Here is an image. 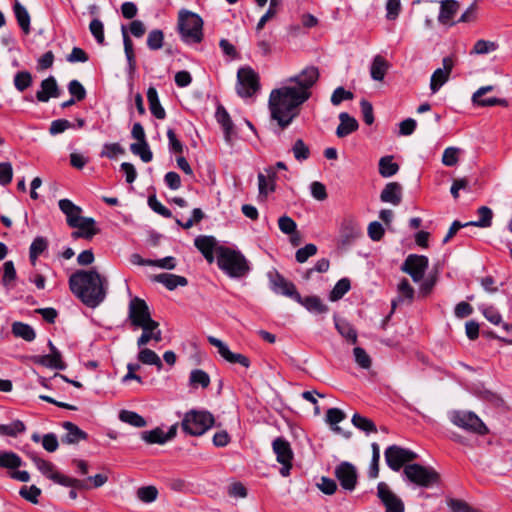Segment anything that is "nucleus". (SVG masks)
Instances as JSON below:
<instances>
[{
  "mask_svg": "<svg viewBox=\"0 0 512 512\" xmlns=\"http://www.w3.org/2000/svg\"><path fill=\"white\" fill-rule=\"evenodd\" d=\"M89 30L96 39L97 43L103 44L105 41L104 25L99 19H93L89 24Z\"/></svg>",
  "mask_w": 512,
  "mask_h": 512,
  "instance_id": "nucleus-61",
  "label": "nucleus"
},
{
  "mask_svg": "<svg viewBox=\"0 0 512 512\" xmlns=\"http://www.w3.org/2000/svg\"><path fill=\"white\" fill-rule=\"evenodd\" d=\"M208 342L217 348L218 350V353L228 362L230 363H238L240 365H242L243 367L245 368H248L250 366V360L248 359V357H246L245 355L243 354H240V353H233L232 351H230L229 347L223 342L221 341L220 339L214 337V336H209L208 337Z\"/></svg>",
  "mask_w": 512,
  "mask_h": 512,
  "instance_id": "nucleus-16",
  "label": "nucleus"
},
{
  "mask_svg": "<svg viewBox=\"0 0 512 512\" xmlns=\"http://www.w3.org/2000/svg\"><path fill=\"white\" fill-rule=\"evenodd\" d=\"M399 170L397 163L393 162L392 156H385L379 160V173L382 177L388 178L395 175Z\"/></svg>",
  "mask_w": 512,
  "mask_h": 512,
  "instance_id": "nucleus-38",
  "label": "nucleus"
},
{
  "mask_svg": "<svg viewBox=\"0 0 512 512\" xmlns=\"http://www.w3.org/2000/svg\"><path fill=\"white\" fill-rule=\"evenodd\" d=\"M48 346L50 348V354L41 356L38 360L43 366L63 370L65 369V364L62 361L61 353L59 350L53 345L51 341H49Z\"/></svg>",
  "mask_w": 512,
  "mask_h": 512,
  "instance_id": "nucleus-26",
  "label": "nucleus"
},
{
  "mask_svg": "<svg viewBox=\"0 0 512 512\" xmlns=\"http://www.w3.org/2000/svg\"><path fill=\"white\" fill-rule=\"evenodd\" d=\"M259 89V77L251 68H241L237 73V93L241 97H251Z\"/></svg>",
  "mask_w": 512,
  "mask_h": 512,
  "instance_id": "nucleus-10",
  "label": "nucleus"
},
{
  "mask_svg": "<svg viewBox=\"0 0 512 512\" xmlns=\"http://www.w3.org/2000/svg\"><path fill=\"white\" fill-rule=\"evenodd\" d=\"M450 421L457 427L466 430L470 433L485 435L488 433V428L482 420L473 412L470 411H452L449 414Z\"/></svg>",
  "mask_w": 512,
  "mask_h": 512,
  "instance_id": "nucleus-7",
  "label": "nucleus"
},
{
  "mask_svg": "<svg viewBox=\"0 0 512 512\" xmlns=\"http://www.w3.org/2000/svg\"><path fill=\"white\" fill-rule=\"evenodd\" d=\"M216 253L218 267L229 277L242 278L249 273V262L240 251L219 246Z\"/></svg>",
  "mask_w": 512,
  "mask_h": 512,
  "instance_id": "nucleus-3",
  "label": "nucleus"
},
{
  "mask_svg": "<svg viewBox=\"0 0 512 512\" xmlns=\"http://www.w3.org/2000/svg\"><path fill=\"white\" fill-rule=\"evenodd\" d=\"M22 465L21 458L14 452H0V467L16 469Z\"/></svg>",
  "mask_w": 512,
  "mask_h": 512,
  "instance_id": "nucleus-44",
  "label": "nucleus"
},
{
  "mask_svg": "<svg viewBox=\"0 0 512 512\" xmlns=\"http://www.w3.org/2000/svg\"><path fill=\"white\" fill-rule=\"evenodd\" d=\"M380 199L384 203H390L392 205H399L402 200V187L397 182H390L386 184L380 194Z\"/></svg>",
  "mask_w": 512,
  "mask_h": 512,
  "instance_id": "nucleus-24",
  "label": "nucleus"
},
{
  "mask_svg": "<svg viewBox=\"0 0 512 512\" xmlns=\"http://www.w3.org/2000/svg\"><path fill=\"white\" fill-rule=\"evenodd\" d=\"M147 100L149 103V109L153 116L157 119H164L166 117V112L159 101L157 90L154 87L148 88Z\"/></svg>",
  "mask_w": 512,
  "mask_h": 512,
  "instance_id": "nucleus-33",
  "label": "nucleus"
},
{
  "mask_svg": "<svg viewBox=\"0 0 512 512\" xmlns=\"http://www.w3.org/2000/svg\"><path fill=\"white\" fill-rule=\"evenodd\" d=\"M214 417L207 411L191 410L184 415L181 426L185 433L192 436L203 435L214 425Z\"/></svg>",
  "mask_w": 512,
  "mask_h": 512,
  "instance_id": "nucleus-5",
  "label": "nucleus"
},
{
  "mask_svg": "<svg viewBox=\"0 0 512 512\" xmlns=\"http://www.w3.org/2000/svg\"><path fill=\"white\" fill-rule=\"evenodd\" d=\"M317 253V247L314 244H307L303 248L296 251L295 258L299 263H304L309 257L314 256Z\"/></svg>",
  "mask_w": 512,
  "mask_h": 512,
  "instance_id": "nucleus-63",
  "label": "nucleus"
},
{
  "mask_svg": "<svg viewBox=\"0 0 512 512\" xmlns=\"http://www.w3.org/2000/svg\"><path fill=\"white\" fill-rule=\"evenodd\" d=\"M271 288L275 293L282 294L286 297L292 298L293 300H300V294L298 293L296 286L286 280L277 271L269 274Z\"/></svg>",
  "mask_w": 512,
  "mask_h": 512,
  "instance_id": "nucleus-15",
  "label": "nucleus"
},
{
  "mask_svg": "<svg viewBox=\"0 0 512 512\" xmlns=\"http://www.w3.org/2000/svg\"><path fill=\"white\" fill-rule=\"evenodd\" d=\"M59 209L65 214L67 224L72 227L76 225V222H78L82 216V209L81 207L75 205L71 200L69 199H61L58 202Z\"/></svg>",
  "mask_w": 512,
  "mask_h": 512,
  "instance_id": "nucleus-23",
  "label": "nucleus"
},
{
  "mask_svg": "<svg viewBox=\"0 0 512 512\" xmlns=\"http://www.w3.org/2000/svg\"><path fill=\"white\" fill-rule=\"evenodd\" d=\"M138 360L145 365H154L158 370H161L163 367L160 357L153 350L145 347L140 348Z\"/></svg>",
  "mask_w": 512,
  "mask_h": 512,
  "instance_id": "nucleus-36",
  "label": "nucleus"
},
{
  "mask_svg": "<svg viewBox=\"0 0 512 512\" xmlns=\"http://www.w3.org/2000/svg\"><path fill=\"white\" fill-rule=\"evenodd\" d=\"M273 451L276 454L277 461L282 464V468L280 469L281 475L284 477L288 476L292 467L291 461L293 459V452L289 442L281 437L276 438L273 441Z\"/></svg>",
  "mask_w": 512,
  "mask_h": 512,
  "instance_id": "nucleus-13",
  "label": "nucleus"
},
{
  "mask_svg": "<svg viewBox=\"0 0 512 512\" xmlns=\"http://www.w3.org/2000/svg\"><path fill=\"white\" fill-rule=\"evenodd\" d=\"M216 119L218 123L221 125L224 131V138L229 143L231 142L232 135L234 133V125L230 118V115L226 111V109L222 106H219L216 111Z\"/></svg>",
  "mask_w": 512,
  "mask_h": 512,
  "instance_id": "nucleus-29",
  "label": "nucleus"
},
{
  "mask_svg": "<svg viewBox=\"0 0 512 512\" xmlns=\"http://www.w3.org/2000/svg\"><path fill=\"white\" fill-rule=\"evenodd\" d=\"M154 281L163 284L168 290H174L178 286H186L188 281L185 277L169 274V273H161L154 276Z\"/></svg>",
  "mask_w": 512,
  "mask_h": 512,
  "instance_id": "nucleus-30",
  "label": "nucleus"
},
{
  "mask_svg": "<svg viewBox=\"0 0 512 512\" xmlns=\"http://www.w3.org/2000/svg\"><path fill=\"white\" fill-rule=\"evenodd\" d=\"M13 9L19 26L28 34L30 32V15L27 9L17 0L14 3Z\"/></svg>",
  "mask_w": 512,
  "mask_h": 512,
  "instance_id": "nucleus-35",
  "label": "nucleus"
},
{
  "mask_svg": "<svg viewBox=\"0 0 512 512\" xmlns=\"http://www.w3.org/2000/svg\"><path fill=\"white\" fill-rule=\"evenodd\" d=\"M47 248V241L43 237H36L30 245L29 257L34 264L38 256Z\"/></svg>",
  "mask_w": 512,
  "mask_h": 512,
  "instance_id": "nucleus-50",
  "label": "nucleus"
},
{
  "mask_svg": "<svg viewBox=\"0 0 512 512\" xmlns=\"http://www.w3.org/2000/svg\"><path fill=\"white\" fill-rule=\"evenodd\" d=\"M25 430L26 426L21 420H15L9 424H0V435L16 437Z\"/></svg>",
  "mask_w": 512,
  "mask_h": 512,
  "instance_id": "nucleus-41",
  "label": "nucleus"
},
{
  "mask_svg": "<svg viewBox=\"0 0 512 512\" xmlns=\"http://www.w3.org/2000/svg\"><path fill=\"white\" fill-rule=\"evenodd\" d=\"M403 475L410 483L425 488L439 481V474L433 468L417 463L407 464L403 469Z\"/></svg>",
  "mask_w": 512,
  "mask_h": 512,
  "instance_id": "nucleus-6",
  "label": "nucleus"
},
{
  "mask_svg": "<svg viewBox=\"0 0 512 512\" xmlns=\"http://www.w3.org/2000/svg\"><path fill=\"white\" fill-rule=\"evenodd\" d=\"M385 460L390 469L399 471L404 464L417 459L418 455L406 448L391 445L385 450Z\"/></svg>",
  "mask_w": 512,
  "mask_h": 512,
  "instance_id": "nucleus-9",
  "label": "nucleus"
},
{
  "mask_svg": "<svg viewBox=\"0 0 512 512\" xmlns=\"http://www.w3.org/2000/svg\"><path fill=\"white\" fill-rule=\"evenodd\" d=\"M335 321V328L339 332V334L344 337L347 341L351 342L352 344H355L357 342V331L354 329V327L345 320H339L337 317H334Z\"/></svg>",
  "mask_w": 512,
  "mask_h": 512,
  "instance_id": "nucleus-34",
  "label": "nucleus"
},
{
  "mask_svg": "<svg viewBox=\"0 0 512 512\" xmlns=\"http://www.w3.org/2000/svg\"><path fill=\"white\" fill-rule=\"evenodd\" d=\"M138 498L145 503H151L156 500L158 490L155 486H144L137 490Z\"/></svg>",
  "mask_w": 512,
  "mask_h": 512,
  "instance_id": "nucleus-57",
  "label": "nucleus"
},
{
  "mask_svg": "<svg viewBox=\"0 0 512 512\" xmlns=\"http://www.w3.org/2000/svg\"><path fill=\"white\" fill-rule=\"evenodd\" d=\"M339 120H340V124L338 125V127L336 129V135L339 138H344V137L350 135L351 133L356 131L359 127L357 120L354 117L350 116L346 112H341L339 114Z\"/></svg>",
  "mask_w": 512,
  "mask_h": 512,
  "instance_id": "nucleus-27",
  "label": "nucleus"
},
{
  "mask_svg": "<svg viewBox=\"0 0 512 512\" xmlns=\"http://www.w3.org/2000/svg\"><path fill=\"white\" fill-rule=\"evenodd\" d=\"M447 506L451 512H478L476 509L471 507L467 502L460 499H448Z\"/></svg>",
  "mask_w": 512,
  "mask_h": 512,
  "instance_id": "nucleus-58",
  "label": "nucleus"
},
{
  "mask_svg": "<svg viewBox=\"0 0 512 512\" xmlns=\"http://www.w3.org/2000/svg\"><path fill=\"white\" fill-rule=\"evenodd\" d=\"M189 381L191 385H200L202 388H207L210 384V377L205 371L195 369L191 371Z\"/></svg>",
  "mask_w": 512,
  "mask_h": 512,
  "instance_id": "nucleus-51",
  "label": "nucleus"
},
{
  "mask_svg": "<svg viewBox=\"0 0 512 512\" xmlns=\"http://www.w3.org/2000/svg\"><path fill=\"white\" fill-rule=\"evenodd\" d=\"M164 34L161 30H152L147 37V46L151 50H159L163 46Z\"/></svg>",
  "mask_w": 512,
  "mask_h": 512,
  "instance_id": "nucleus-56",
  "label": "nucleus"
},
{
  "mask_svg": "<svg viewBox=\"0 0 512 512\" xmlns=\"http://www.w3.org/2000/svg\"><path fill=\"white\" fill-rule=\"evenodd\" d=\"M178 30L185 43H200L203 39V20L198 14L182 9L178 14Z\"/></svg>",
  "mask_w": 512,
  "mask_h": 512,
  "instance_id": "nucleus-4",
  "label": "nucleus"
},
{
  "mask_svg": "<svg viewBox=\"0 0 512 512\" xmlns=\"http://www.w3.org/2000/svg\"><path fill=\"white\" fill-rule=\"evenodd\" d=\"M497 49L498 44L496 42L480 39L475 42L470 54L485 55Z\"/></svg>",
  "mask_w": 512,
  "mask_h": 512,
  "instance_id": "nucleus-45",
  "label": "nucleus"
},
{
  "mask_svg": "<svg viewBox=\"0 0 512 512\" xmlns=\"http://www.w3.org/2000/svg\"><path fill=\"white\" fill-rule=\"evenodd\" d=\"M128 320L135 328L157 323L152 319L147 303L139 297H134L129 302Z\"/></svg>",
  "mask_w": 512,
  "mask_h": 512,
  "instance_id": "nucleus-8",
  "label": "nucleus"
},
{
  "mask_svg": "<svg viewBox=\"0 0 512 512\" xmlns=\"http://www.w3.org/2000/svg\"><path fill=\"white\" fill-rule=\"evenodd\" d=\"M177 433V424L172 425L165 433L161 428L157 427L150 431H143L141 439L148 444H164L173 439Z\"/></svg>",
  "mask_w": 512,
  "mask_h": 512,
  "instance_id": "nucleus-18",
  "label": "nucleus"
},
{
  "mask_svg": "<svg viewBox=\"0 0 512 512\" xmlns=\"http://www.w3.org/2000/svg\"><path fill=\"white\" fill-rule=\"evenodd\" d=\"M12 332L16 337H20L26 341H33L36 337L34 329L30 325L22 322H14Z\"/></svg>",
  "mask_w": 512,
  "mask_h": 512,
  "instance_id": "nucleus-39",
  "label": "nucleus"
},
{
  "mask_svg": "<svg viewBox=\"0 0 512 512\" xmlns=\"http://www.w3.org/2000/svg\"><path fill=\"white\" fill-rule=\"evenodd\" d=\"M72 127L73 124L70 121L66 119H57L51 122L49 127V133L54 136L63 133L64 131Z\"/></svg>",
  "mask_w": 512,
  "mask_h": 512,
  "instance_id": "nucleus-64",
  "label": "nucleus"
},
{
  "mask_svg": "<svg viewBox=\"0 0 512 512\" xmlns=\"http://www.w3.org/2000/svg\"><path fill=\"white\" fill-rule=\"evenodd\" d=\"M335 476L343 489L353 491L357 484V471L349 462H342L335 468Z\"/></svg>",
  "mask_w": 512,
  "mask_h": 512,
  "instance_id": "nucleus-14",
  "label": "nucleus"
},
{
  "mask_svg": "<svg viewBox=\"0 0 512 512\" xmlns=\"http://www.w3.org/2000/svg\"><path fill=\"white\" fill-rule=\"evenodd\" d=\"M119 419L122 422L128 423L138 428L144 427L147 424L146 420L141 415H139L136 412L128 410H122L119 414Z\"/></svg>",
  "mask_w": 512,
  "mask_h": 512,
  "instance_id": "nucleus-42",
  "label": "nucleus"
},
{
  "mask_svg": "<svg viewBox=\"0 0 512 512\" xmlns=\"http://www.w3.org/2000/svg\"><path fill=\"white\" fill-rule=\"evenodd\" d=\"M353 355L355 362L362 369H369L372 365V360L367 352L361 347H355L353 349Z\"/></svg>",
  "mask_w": 512,
  "mask_h": 512,
  "instance_id": "nucleus-54",
  "label": "nucleus"
},
{
  "mask_svg": "<svg viewBox=\"0 0 512 512\" xmlns=\"http://www.w3.org/2000/svg\"><path fill=\"white\" fill-rule=\"evenodd\" d=\"M361 235L359 225L353 219H344L340 226V238L343 245H350Z\"/></svg>",
  "mask_w": 512,
  "mask_h": 512,
  "instance_id": "nucleus-20",
  "label": "nucleus"
},
{
  "mask_svg": "<svg viewBox=\"0 0 512 512\" xmlns=\"http://www.w3.org/2000/svg\"><path fill=\"white\" fill-rule=\"evenodd\" d=\"M292 152L296 160L303 161L309 158V147L302 139H297L292 147Z\"/></svg>",
  "mask_w": 512,
  "mask_h": 512,
  "instance_id": "nucleus-55",
  "label": "nucleus"
},
{
  "mask_svg": "<svg viewBox=\"0 0 512 512\" xmlns=\"http://www.w3.org/2000/svg\"><path fill=\"white\" fill-rule=\"evenodd\" d=\"M351 421L356 428H358L366 433H372V432L377 431L376 425L374 424V422L372 420H370L369 418L364 417L358 413H355L353 415Z\"/></svg>",
  "mask_w": 512,
  "mask_h": 512,
  "instance_id": "nucleus-46",
  "label": "nucleus"
},
{
  "mask_svg": "<svg viewBox=\"0 0 512 512\" xmlns=\"http://www.w3.org/2000/svg\"><path fill=\"white\" fill-rule=\"evenodd\" d=\"M460 153L461 149L458 147H447L442 155V163L448 167L455 166L459 161Z\"/></svg>",
  "mask_w": 512,
  "mask_h": 512,
  "instance_id": "nucleus-52",
  "label": "nucleus"
},
{
  "mask_svg": "<svg viewBox=\"0 0 512 512\" xmlns=\"http://www.w3.org/2000/svg\"><path fill=\"white\" fill-rule=\"evenodd\" d=\"M377 497L385 507V512H404V503L385 482L377 485Z\"/></svg>",
  "mask_w": 512,
  "mask_h": 512,
  "instance_id": "nucleus-12",
  "label": "nucleus"
},
{
  "mask_svg": "<svg viewBox=\"0 0 512 512\" xmlns=\"http://www.w3.org/2000/svg\"><path fill=\"white\" fill-rule=\"evenodd\" d=\"M125 153V150L118 143H105L103 145V149L101 151V157H106L109 159L115 158L117 155H122Z\"/></svg>",
  "mask_w": 512,
  "mask_h": 512,
  "instance_id": "nucleus-59",
  "label": "nucleus"
},
{
  "mask_svg": "<svg viewBox=\"0 0 512 512\" xmlns=\"http://www.w3.org/2000/svg\"><path fill=\"white\" fill-rule=\"evenodd\" d=\"M295 301L314 314H324L329 310L328 306L318 296H307L305 298L300 296V300Z\"/></svg>",
  "mask_w": 512,
  "mask_h": 512,
  "instance_id": "nucleus-31",
  "label": "nucleus"
},
{
  "mask_svg": "<svg viewBox=\"0 0 512 512\" xmlns=\"http://www.w3.org/2000/svg\"><path fill=\"white\" fill-rule=\"evenodd\" d=\"M194 245L202 254L217 249L216 240L212 236H198L194 240Z\"/></svg>",
  "mask_w": 512,
  "mask_h": 512,
  "instance_id": "nucleus-48",
  "label": "nucleus"
},
{
  "mask_svg": "<svg viewBox=\"0 0 512 512\" xmlns=\"http://www.w3.org/2000/svg\"><path fill=\"white\" fill-rule=\"evenodd\" d=\"M428 263L426 256L411 254L405 259L401 270L410 275L415 283H418L423 280Z\"/></svg>",
  "mask_w": 512,
  "mask_h": 512,
  "instance_id": "nucleus-11",
  "label": "nucleus"
},
{
  "mask_svg": "<svg viewBox=\"0 0 512 512\" xmlns=\"http://www.w3.org/2000/svg\"><path fill=\"white\" fill-rule=\"evenodd\" d=\"M390 68L389 62L381 55H376L370 66L371 78L375 81H383Z\"/></svg>",
  "mask_w": 512,
  "mask_h": 512,
  "instance_id": "nucleus-28",
  "label": "nucleus"
},
{
  "mask_svg": "<svg viewBox=\"0 0 512 512\" xmlns=\"http://www.w3.org/2000/svg\"><path fill=\"white\" fill-rule=\"evenodd\" d=\"M130 150L133 154L138 155L145 163L150 162L153 158V154L147 141L132 143L130 145Z\"/></svg>",
  "mask_w": 512,
  "mask_h": 512,
  "instance_id": "nucleus-40",
  "label": "nucleus"
},
{
  "mask_svg": "<svg viewBox=\"0 0 512 512\" xmlns=\"http://www.w3.org/2000/svg\"><path fill=\"white\" fill-rule=\"evenodd\" d=\"M55 483L60 484L62 486L66 487H74V488H87L85 481H81L75 478H70L65 475L60 474L59 472H56V474L53 475L52 479Z\"/></svg>",
  "mask_w": 512,
  "mask_h": 512,
  "instance_id": "nucleus-49",
  "label": "nucleus"
},
{
  "mask_svg": "<svg viewBox=\"0 0 512 512\" xmlns=\"http://www.w3.org/2000/svg\"><path fill=\"white\" fill-rule=\"evenodd\" d=\"M479 219L477 221L468 222L469 225L487 228L492 224V210L487 206H482L478 209Z\"/></svg>",
  "mask_w": 512,
  "mask_h": 512,
  "instance_id": "nucleus-43",
  "label": "nucleus"
},
{
  "mask_svg": "<svg viewBox=\"0 0 512 512\" xmlns=\"http://www.w3.org/2000/svg\"><path fill=\"white\" fill-rule=\"evenodd\" d=\"M350 287V280L348 278L340 279L330 292L329 299L331 301L341 299L350 290Z\"/></svg>",
  "mask_w": 512,
  "mask_h": 512,
  "instance_id": "nucleus-47",
  "label": "nucleus"
},
{
  "mask_svg": "<svg viewBox=\"0 0 512 512\" xmlns=\"http://www.w3.org/2000/svg\"><path fill=\"white\" fill-rule=\"evenodd\" d=\"M459 10V3L455 0H442L440 2V12L438 15L439 23L443 25L453 26L455 22L452 19Z\"/></svg>",
  "mask_w": 512,
  "mask_h": 512,
  "instance_id": "nucleus-21",
  "label": "nucleus"
},
{
  "mask_svg": "<svg viewBox=\"0 0 512 512\" xmlns=\"http://www.w3.org/2000/svg\"><path fill=\"white\" fill-rule=\"evenodd\" d=\"M278 226L282 233L287 235H292L294 232H296L297 224L296 222L289 216H281L278 219Z\"/></svg>",
  "mask_w": 512,
  "mask_h": 512,
  "instance_id": "nucleus-62",
  "label": "nucleus"
},
{
  "mask_svg": "<svg viewBox=\"0 0 512 512\" xmlns=\"http://www.w3.org/2000/svg\"><path fill=\"white\" fill-rule=\"evenodd\" d=\"M19 494L24 498L26 499L27 501H30L31 503L33 504H36L38 503V497L40 496L41 494V489L38 488L37 486L35 485H31L29 487L27 486H23L20 491H19Z\"/></svg>",
  "mask_w": 512,
  "mask_h": 512,
  "instance_id": "nucleus-60",
  "label": "nucleus"
},
{
  "mask_svg": "<svg viewBox=\"0 0 512 512\" xmlns=\"http://www.w3.org/2000/svg\"><path fill=\"white\" fill-rule=\"evenodd\" d=\"M107 281L96 270H78L69 278L72 293L86 306L96 308L106 297Z\"/></svg>",
  "mask_w": 512,
  "mask_h": 512,
  "instance_id": "nucleus-2",
  "label": "nucleus"
},
{
  "mask_svg": "<svg viewBox=\"0 0 512 512\" xmlns=\"http://www.w3.org/2000/svg\"><path fill=\"white\" fill-rule=\"evenodd\" d=\"M63 427L67 431L62 438V442L66 444H76L81 440L87 439V433L81 430L77 425L72 422H64Z\"/></svg>",
  "mask_w": 512,
  "mask_h": 512,
  "instance_id": "nucleus-32",
  "label": "nucleus"
},
{
  "mask_svg": "<svg viewBox=\"0 0 512 512\" xmlns=\"http://www.w3.org/2000/svg\"><path fill=\"white\" fill-rule=\"evenodd\" d=\"M32 84V76L28 71L18 72L14 77V85L15 88L23 92Z\"/></svg>",
  "mask_w": 512,
  "mask_h": 512,
  "instance_id": "nucleus-53",
  "label": "nucleus"
},
{
  "mask_svg": "<svg viewBox=\"0 0 512 512\" xmlns=\"http://www.w3.org/2000/svg\"><path fill=\"white\" fill-rule=\"evenodd\" d=\"M142 329V334L137 339L138 348L145 347L151 340H154L156 343L162 340V332L159 329V323H154V325H146L140 327Z\"/></svg>",
  "mask_w": 512,
  "mask_h": 512,
  "instance_id": "nucleus-25",
  "label": "nucleus"
},
{
  "mask_svg": "<svg viewBox=\"0 0 512 512\" xmlns=\"http://www.w3.org/2000/svg\"><path fill=\"white\" fill-rule=\"evenodd\" d=\"M318 79V68L307 66L270 92L268 107L271 119L276 121L280 128L288 127L299 115L301 105L311 97V88Z\"/></svg>",
  "mask_w": 512,
  "mask_h": 512,
  "instance_id": "nucleus-1",
  "label": "nucleus"
},
{
  "mask_svg": "<svg viewBox=\"0 0 512 512\" xmlns=\"http://www.w3.org/2000/svg\"><path fill=\"white\" fill-rule=\"evenodd\" d=\"M59 95L60 92L57 82L53 76H50L41 82L40 90L36 93V98L40 102H48L50 98H57Z\"/></svg>",
  "mask_w": 512,
  "mask_h": 512,
  "instance_id": "nucleus-22",
  "label": "nucleus"
},
{
  "mask_svg": "<svg viewBox=\"0 0 512 512\" xmlns=\"http://www.w3.org/2000/svg\"><path fill=\"white\" fill-rule=\"evenodd\" d=\"M442 68L436 69L430 79V89L432 93H436L448 80L452 69L454 67V61L452 57L447 56L442 60Z\"/></svg>",
  "mask_w": 512,
  "mask_h": 512,
  "instance_id": "nucleus-17",
  "label": "nucleus"
},
{
  "mask_svg": "<svg viewBox=\"0 0 512 512\" xmlns=\"http://www.w3.org/2000/svg\"><path fill=\"white\" fill-rule=\"evenodd\" d=\"M71 228H76V231L71 233V237L73 239L85 238L91 239L94 235H96L99 230L95 226V220L90 217H82L78 222H76L75 226Z\"/></svg>",
  "mask_w": 512,
  "mask_h": 512,
  "instance_id": "nucleus-19",
  "label": "nucleus"
},
{
  "mask_svg": "<svg viewBox=\"0 0 512 512\" xmlns=\"http://www.w3.org/2000/svg\"><path fill=\"white\" fill-rule=\"evenodd\" d=\"M30 458L44 476L51 480L53 479V475L56 474L57 471L51 462L38 457L36 454H30Z\"/></svg>",
  "mask_w": 512,
  "mask_h": 512,
  "instance_id": "nucleus-37",
  "label": "nucleus"
}]
</instances>
